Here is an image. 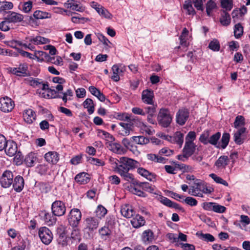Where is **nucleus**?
I'll return each mask as SVG.
<instances>
[{
  "instance_id": "nucleus-1",
  "label": "nucleus",
  "mask_w": 250,
  "mask_h": 250,
  "mask_svg": "<svg viewBox=\"0 0 250 250\" xmlns=\"http://www.w3.org/2000/svg\"><path fill=\"white\" fill-rule=\"evenodd\" d=\"M119 165L115 170L120 175L123 179L128 182L134 180L132 174L129 173L130 170L140 166L139 162L126 157H122L119 160Z\"/></svg>"
},
{
  "instance_id": "nucleus-2",
  "label": "nucleus",
  "mask_w": 250,
  "mask_h": 250,
  "mask_svg": "<svg viewBox=\"0 0 250 250\" xmlns=\"http://www.w3.org/2000/svg\"><path fill=\"white\" fill-rule=\"evenodd\" d=\"M172 116L167 108H161L158 113L157 120L159 124L164 127H168L171 123Z\"/></svg>"
},
{
  "instance_id": "nucleus-3",
  "label": "nucleus",
  "mask_w": 250,
  "mask_h": 250,
  "mask_svg": "<svg viewBox=\"0 0 250 250\" xmlns=\"http://www.w3.org/2000/svg\"><path fill=\"white\" fill-rule=\"evenodd\" d=\"M82 218L81 211L78 208L72 209L69 213L68 220L71 226L74 228L77 227Z\"/></svg>"
},
{
  "instance_id": "nucleus-4",
  "label": "nucleus",
  "mask_w": 250,
  "mask_h": 250,
  "mask_svg": "<svg viewBox=\"0 0 250 250\" xmlns=\"http://www.w3.org/2000/svg\"><path fill=\"white\" fill-rule=\"evenodd\" d=\"M38 234L42 242L45 245H49L53 239V234L51 230L46 227L41 228Z\"/></svg>"
},
{
  "instance_id": "nucleus-5",
  "label": "nucleus",
  "mask_w": 250,
  "mask_h": 250,
  "mask_svg": "<svg viewBox=\"0 0 250 250\" xmlns=\"http://www.w3.org/2000/svg\"><path fill=\"white\" fill-rule=\"evenodd\" d=\"M51 211L54 215L62 216L66 211V207L63 202L60 200H56L53 202L51 205Z\"/></svg>"
},
{
  "instance_id": "nucleus-6",
  "label": "nucleus",
  "mask_w": 250,
  "mask_h": 250,
  "mask_svg": "<svg viewBox=\"0 0 250 250\" xmlns=\"http://www.w3.org/2000/svg\"><path fill=\"white\" fill-rule=\"evenodd\" d=\"M13 174L10 170H5L0 178V184L3 188H8L13 182Z\"/></svg>"
},
{
  "instance_id": "nucleus-7",
  "label": "nucleus",
  "mask_w": 250,
  "mask_h": 250,
  "mask_svg": "<svg viewBox=\"0 0 250 250\" xmlns=\"http://www.w3.org/2000/svg\"><path fill=\"white\" fill-rule=\"evenodd\" d=\"M15 104L13 101L7 97L0 99V110L4 112H11L14 108Z\"/></svg>"
},
{
  "instance_id": "nucleus-8",
  "label": "nucleus",
  "mask_w": 250,
  "mask_h": 250,
  "mask_svg": "<svg viewBox=\"0 0 250 250\" xmlns=\"http://www.w3.org/2000/svg\"><path fill=\"white\" fill-rule=\"evenodd\" d=\"M189 114V111L188 109L182 108L179 109L176 113V123L180 125H185L188 118Z\"/></svg>"
},
{
  "instance_id": "nucleus-9",
  "label": "nucleus",
  "mask_w": 250,
  "mask_h": 250,
  "mask_svg": "<svg viewBox=\"0 0 250 250\" xmlns=\"http://www.w3.org/2000/svg\"><path fill=\"white\" fill-rule=\"evenodd\" d=\"M99 224L98 219L94 217H89L84 221V229L92 231L97 229Z\"/></svg>"
},
{
  "instance_id": "nucleus-10",
  "label": "nucleus",
  "mask_w": 250,
  "mask_h": 250,
  "mask_svg": "<svg viewBox=\"0 0 250 250\" xmlns=\"http://www.w3.org/2000/svg\"><path fill=\"white\" fill-rule=\"evenodd\" d=\"M10 71L13 74L20 77L27 76L29 75L28 66L26 63L20 64L18 67L11 68Z\"/></svg>"
},
{
  "instance_id": "nucleus-11",
  "label": "nucleus",
  "mask_w": 250,
  "mask_h": 250,
  "mask_svg": "<svg viewBox=\"0 0 250 250\" xmlns=\"http://www.w3.org/2000/svg\"><path fill=\"white\" fill-rule=\"evenodd\" d=\"M17 144L13 141H8L4 149L7 155L13 156L17 152Z\"/></svg>"
},
{
  "instance_id": "nucleus-12",
  "label": "nucleus",
  "mask_w": 250,
  "mask_h": 250,
  "mask_svg": "<svg viewBox=\"0 0 250 250\" xmlns=\"http://www.w3.org/2000/svg\"><path fill=\"white\" fill-rule=\"evenodd\" d=\"M23 16L20 13L13 11H9L7 16L4 18L10 21V23L20 22L23 21Z\"/></svg>"
},
{
  "instance_id": "nucleus-13",
  "label": "nucleus",
  "mask_w": 250,
  "mask_h": 250,
  "mask_svg": "<svg viewBox=\"0 0 250 250\" xmlns=\"http://www.w3.org/2000/svg\"><path fill=\"white\" fill-rule=\"evenodd\" d=\"M112 70L113 75L111 79L115 82H118L120 80L119 74L125 70V66H122V64H114L112 67Z\"/></svg>"
},
{
  "instance_id": "nucleus-14",
  "label": "nucleus",
  "mask_w": 250,
  "mask_h": 250,
  "mask_svg": "<svg viewBox=\"0 0 250 250\" xmlns=\"http://www.w3.org/2000/svg\"><path fill=\"white\" fill-rule=\"evenodd\" d=\"M12 184L14 190L17 192H20L24 188V181L22 176L18 175L13 179Z\"/></svg>"
},
{
  "instance_id": "nucleus-15",
  "label": "nucleus",
  "mask_w": 250,
  "mask_h": 250,
  "mask_svg": "<svg viewBox=\"0 0 250 250\" xmlns=\"http://www.w3.org/2000/svg\"><path fill=\"white\" fill-rule=\"evenodd\" d=\"M196 187H191L189 189V193L193 196L202 197V189L203 182L200 181L199 180L196 179L195 182Z\"/></svg>"
},
{
  "instance_id": "nucleus-16",
  "label": "nucleus",
  "mask_w": 250,
  "mask_h": 250,
  "mask_svg": "<svg viewBox=\"0 0 250 250\" xmlns=\"http://www.w3.org/2000/svg\"><path fill=\"white\" fill-rule=\"evenodd\" d=\"M246 128L241 127L236 132L234 133V141L237 145H241L244 143L245 138Z\"/></svg>"
},
{
  "instance_id": "nucleus-17",
  "label": "nucleus",
  "mask_w": 250,
  "mask_h": 250,
  "mask_svg": "<svg viewBox=\"0 0 250 250\" xmlns=\"http://www.w3.org/2000/svg\"><path fill=\"white\" fill-rule=\"evenodd\" d=\"M154 93L152 90L149 89L145 90L142 94L143 102L148 104H153Z\"/></svg>"
},
{
  "instance_id": "nucleus-18",
  "label": "nucleus",
  "mask_w": 250,
  "mask_h": 250,
  "mask_svg": "<svg viewBox=\"0 0 250 250\" xmlns=\"http://www.w3.org/2000/svg\"><path fill=\"white\" fill-rule=\"evenodd\" d=\"M23 117L26 123L31 124L36 120V114L32 109L28 108L24 110Z\"/></svg>"
},
{
  "instance_id": "nucleus-19",
  "label": "nucleus",
  "mask_w": 250,
  "mask_h": 250,
  "mask_svg": "<svg viewBox=\"0 0 250 250\" xmlns=\"http://www.w3.org/2000/svg\"><path fill=\"white\" fill-rule=\"evenodd\" d=\"M152 105V106H146L144 109H145L146 114H147V121L151 124H154L155 122L153 118L156 112V105H154L153 104Z\"/></svg>"
},
{
  "instance_id": "nucleus-20",
  "label": "nucleus",
  "mask_w": 250,
  "mask_h": 250,
  "mask_svg": "<svg viewBox=\"0 0 250 250\" xmlns=\"http://www.w3.org/2000/svg\"><path fill=\"white\" fill-rule=\"evenodd\" d=\"M121 213L125 217L130 218L134 216L135 212L131 206L126 204L121 207Z\"/></svg>"
},
{
  "instance_id": "nucleus-21",
  "label": "nucleus",
  "mask_w": 250,
  "mask_h": 250,
  "mask_svg": "<svg viewBox=\"0 0 250 250\" xmlns=\"http://www.w3.org/2000/svg\"><path fill=\"white\" fill-rule=\"evenodd\" d=\"M137 168L138 173L142 176L150 181H154L156 180V175L154 173L150 172L143 167H138Z\"/></svg>"
},
{
  "instance_id": "nucleus-22",
  "label": "nucleus",
  "mask_w": 250,
  "mask_h": 250,
  "mask_svg": "<svg viewBox=\"0 0 250 250\" xmlns=\"http://www.w3.org/2000/svg\"><path fill=\"white\" fill-rule=\"evenodd\" d=\"M44 159L49 163L55 165L59 160V154L56 151H49L44 155Z\"/></svg>"
},
{
  "instance_id": "nucleus-23",
  "label": "nucleus",
  "mask_w": 250,
  "mask_h": 250,
  "mask_svg": "<svg viewBox=\"0 0 250 250\" xmlns=\"http://www.w3.org/2000/svg\"><path fill=\"white\" fill-rule=\"evenodd\" d=\"M196 146L193 142H186L183 152L186 155L191 156L195 152Z\"/></svg>"
},
{
  "instance_id": "nucleus-24",
  "label": "nucleus",
  "mask_w": 250,
  "mask_h": 250,
  "mask_svg": "<svg viewBox=\"0 0 250 250\" xmlns=\"http://www.w3.org/2000/svg\"><path fill=\"white\" fill-rule=\"evenodd\" d=\"M133 218L131 220V223L132 226L135 228H139L145 225L146 221L143 217L137 214L132 217Z\"/></svg>"
},
{
  "instance_id": "nucleus-25",
  "label": "nucleus",
  "mask_w": 250,
  "mask_h": 250,
  "mask_svg": "<svg viewBox=\"0 0 250 250\" xmlns=\"http://www.w3.org/2000/svg\"><path fill=\"white\" fill-rule=\"evenodd\" d=\"M26 40H28L30 42L35 45L43 44L49 43L50 41L48 39L42 37L40 36H37L35 38H26Z\"/></svg>"
},
{
  "instance_id": "nucleus-26",
  "label": "nucleus",
  "mask_w": 250,
  "mask_h": 250,
  "mask_svg": "<svg viewBox=\"0 0 250 250\" xmlns=\"http://www.w3.org/2000/svg\"><path fill=\"white\" fill-rule=\"evenodd\" d=\"M42 214H43L42 218L44 222L48 225H53L57 221V218L56 216L54 215L53 214L47 212L45 211H42Z\"/></svg>"
},
{
  "instance_id": "nucleus-27",
  "label": "nucleus",
  "mask_w": 250,
  "mask_h": 250,
  "mask_svg": "<svg viewBox=\"0 0 250 250\" xmlns=\"http://www.w3.org/2000/svg\"><path fill=\"white\" fill-rule=\"evenodd\" d=\"M107 147L109 150L117 154H124L125 152V149L121 145L117 143L109 142Z\"/></svg>"
},
{
  "instance_id": "nucleus-28",
  "label": "nucleus",
  "mask_w": 250,
  "mask_h": 250,
  "mask_svg": "<svg viewBox=\"0 0 250 250\" xmlns=\"http://www.w3.org/2000/svg\"><path fill=\"white\" fill-rule=\"evenodd\" d=\"M229 163V157L227 156L223 155L219 157L215 163V166L218 168H225Z\"/></svg>"
},
{
  "instance_id": "nucleus-29",
  "label": "nucleus",
  "mask_w": 250,
  "mask_h": 250,
  "mask_svg": "<svg viewBox=\"0 0 250 250\" xmlns=\"http://www.w3.org/2000/svg\"><path fill=\"white\" fill-rule=\"evenodd\" d=\"M75 181L80 184H85L89 181L88 175L85 172H82L77 175L75 177Z\"/></svg>"
},
{
  "instance_id": "nucleus-30",
  "label": "nucleus",
  "mask_w": 250,
  "mask_h": 250,
  "mask_svg": "<svg viewBox=\"0 0 250 250\" xmlns=\"http://www.w3.org/2000/svg\"><path fill=\"white\" fill-rule=\"evenodd\" d=\"M142 239L145 243L152 242L154 240L153 232L150 229L144 231L143 233Z\"/></svg>"
},
{
  "instance_id": "nucleus-31",
  "label": "nucleus",
  "mask_w": 250,
  "mask_h": 250,
  "mask_svg": "<svg viewBox=\"0 0 250 250\" xmlns=\"http://www.w3.org/2000/svg\"><path fill=\"white\" fill-rule=\"evenodd\" d=\"M35 187L37 188L40 192L47 193L51 190V186L47 183L40 182L37 184Z\"/></svg>"
},
{
  "instance_id": "nucleus-32",
  "label": "nucleus",
  "mask_w": 250,
  "mask_h": 250,
  "mask_svg": "<svg viewBox=\"0 0 250 250\" xmlns=\"http://www.w3.org/2000/svg\"><path fill=\"white\" fill-rule=\"evenodd\" d=\"M83 107L87 109L89 114H92L94 111V104L93 101L90 98H87L83 103Z\"/></svg>"
},
{
  "instance_id": "nucleus-33",
  "label": "nucleus",
  "mask_w": 250,
  "mask_h": 250,
  "mask_svg": "<svg viewBox=\"0 0 250 250\" xmlns=\"http://www.w3.org/2000/svg\"><path fill=\"white\" fill-rule=\"evenodd\" d=\"M33 17L36 19H48L51 17V14L41 10H36L33 13Z\"/></svg>"
},
{
  "instance_id": "nucleus-34",
  "label": "nucleus",
  "mask_w": 250,
  "mask_h": 250,
  "mask_svg": "<svg viewBox=\"0 0 250 250\" xmlns=\"http://www.w3.org/2000/svg\"><path fill=\"white\" fill-rule=\"evenodd\" d=\"M37 158L33 153H29L25 159V163L28 167H32L34 166Z\"/></svg>"
},
{
  "instance_id": "nucleus-35",
  "label": "nucleus",
  "mask_w": 250,
  "mask_h": 250,
  "mask_svg": "<svg viewBox=\"0 0 250 250\" xmlns=\"http://www.w3.org/2000/svg\"><path fill=\"white\" fill-rule=\"evenodd\" d=\"M131 140L139 145H146L149 142V139L143 136H133Z\"/></svg>"
},
{
  "instance_id": "nucleus-36",
  "label": "nucleus",
  "mask_w": 250,
  "mask_h": 250,
  "mask_svg": "<svg viewBox=\"0 0 250 250\" xmlns=\"http://www.w3.org/2000/svg\"><path fill=\"white\" fill-rule=\"evenodd\" d=\"M99 232L101 238L104 240L108 238L111 234V231L109 229L108 227L105 226L100 229Z\"/></svg>"
},
{
  "instance_id": "nucleus-37",
  "label": "nucleus",
  "mask_w": 250,
  "mask_h": 250,
  "mask_svg": "<svg viewBox=\"0 0 250 250\" xmlns=\"http://www.w3.org/2000/svg\"><path fill=\"white\" fill-rule=\"evenodd\" d=\"M220 21L223 25H228L230 23V15L226 11L223 10Z\"/></svg>"
},
{
  "instance_id": "nucleus-38",
  "label": "nucleus",
  "mask_w": 250,
  "mask_h": 250,
  "mask_svg": "<svg viewBox=\"0 0 250 250\" xmlns=\"http://www.w3.org/2000/svg\"><path fill=\"white\" fill-rule=\"evenodd\" d=\"M175 144L181 147L184 142V134L180 131L176 132L173 135Z\"/></svg>"
},
{
  "instance_id": "nucleus-39",
  "label": "nucleus",
  "mask_w": 250,
  "mask_h": 250,
  "mask_svg": "<svg viewBox=\"0 0 250 250\" xmlns=\"http://www.w3.org/2000/svg\"><path fill=\"white\" fill-rule=\"evenodd\" d=\"M188 30L186 28H184L179 38L180 40V44L181 45L186 47L188 45V43L187 42V38L188 36Z\"/></svg>"
},
{
  "instance_id": "nucleus-40",
  "label": "nucleus",
  "mask_w": 250,
  "mask_h": 250,
  "mask_svg": "<svg viewBox=\"0 0 250 250\" xmlns=\"http://www.w3.org/2000/svg\"><path fill=\"white\" fill-rule=\"evenodd\" d=\"M45 61L57 65H62L63 64L62 59L60 56L51 57L48 55V57L47 58Z\"/></svg>"
},
{
  "instance_id": "nucleus-41",
  "label": "nucleus",
  "mask_w": 250,
  "mask_h": 250,
  "mask_svg": "<svg viewBox=\"0 0 250 250\" xmlns=\"http://www.w3.org/2000/svg\"><path fill=\"white\" fill-rule=\"evenodd\" d=\"M69 237H67L64 232H62L60 234L57 241L58 244L62 245V247L67 245Z\"/></svg>"
},
{
  "instance_id": "nucleus-42",
  "label": "nucleus",
  "mask_w": 250,
  "mask_h": 250,
  "mask_svg": "<svg viewBox=\"0 0 250 250\" xmlns=\"http://www.w3.org/2000/svg\"><path fill=\"white\" fill-rule=\"evenodd\" d=\"M95 213L97 217L101 219L107 213V209L103 206L99 205L96 210Z\"/></svg>"
},
{
  "instance_id": "nucleus-43",
  "label": "nucleus",
  "mask_w": 250,
  "mask_h": 250,
  "mask_svg": "<svg viewBox=\"0 0 250 250\" xmlns=\"http://www.w3.org/2000/svg\"><path fill=\"white\" fill-rule=\"evenodd\" d=\"M34 56L37 58L38 62H42L46 60L48 57V54L42 51H35Z\"/></svg>"
},
{
  "instance_id": "nucleus-44",
  "label": "nucleus",
  "mask_w": 250,
  "mask_h": 250,
  "mask_svg": "<svg viewBox=\"0 0 250 250\" xmlns=\"http://www.w3.org/2000/svg\"><path fill=\"white\" fill-rule=\"evenodd\" d=\"M243 33V27L240 23L236 24L234 26V34L236 38L238 39L241 37Z\"/></svg>"
},
{
  "instance_id": "nucleus-45",
  "label": "nucleus",
  "mask_w": 250,
  "mask_h": 250,
  "mask_svg": "<svg viewBox=\"0 0 250 250\" xmlns=\"http://www.w3.org/2000/svg\"><path fill=\"white\" fill-rule=\"evenodd\" d=\"M230 138V135L229 133H224L223 134L222 138H221V147L222 148H225L228 146Z\"/></svg>"
},
{
  "instance_id": "nucleus-46",
  "label": "nucleus",
  "mask_w": 250,
  "mask_h": 250,
  "mask_svg": "<svg viewBox=\"0 0 250 250\" xmlns=\"http://www.w3.org/2000/svg\"><path fill=\"white\" fill-rule=\"evenodd\" d=\"M221 4L223 8L226 11H230L232 8V0H221Z\"/></svg>"
},
{
  "instance_id": "nucleus-47",
  "label": "nucleus",
  "mask_w": 250,
  "mask_h": 250,
  "mask_svg": "<svg viewBox=\"0 0 250 250\" xmlns=\"http://www.w3.org/2000/svg\"><path fill=\"white\" fill-rule=\"evenodd\" d=\"M146 157L149 160L158 163H163L165 160L164 157H159L158 156L152 153L147 154Z\"/></svg>"
},
{
  "instance_id": "nucleus-48",
  "label": "nucleus",
  "mask_w": 250,
  "mask_h": 250,
  "mask_svg": "<svg viewBox=\"0 0 250 250\" xmlns=\"http://www.w3.org/2000/svg\"><path fill=\"white\" fill-rule=\"evenodd\" d=\"M138 185L140 188L146 191L151 193L154 190L153 188L147 182H140Z\"/></svg>"
},
{
  "instance_id": "nucleus-49",
  "label": "nucleus",
  "mask_w": 250,
  "mask_h": 250,
  "mask_svg": "<svg viewBox=\"0 0 250 250\" xmlns=\"http://www.w3.org/2000/svg\"><path fill=\"white\" fill-rule=\"evenodd\" d=\"M98 13L102 17L106 19H110L112 17V14L103 6L101 8H100V9L98 11Z\"/></svg>"
},
{
  "instance_id": "nucleus-50",
  "label": "nucleus",
  "mask_w": 250,
  "mask_h": 250,
  "mask_svg": "<svg viewBox=\"0 0 250 250\" xmlns=\"http://www.w3.org/2000/svg\"><path fill=\"white\" fill-rule=\"evenodd\" d=\"M209 176L212 179H213L216 183L222 184L225 186H228V183L225 180L218 176L216 174L214 173H211L210 174Z\"/></svg>"
},
{
  "instance_id": "nucleus-51",
  "label": "nucleus",
  "mask_w": 250,
  "mask_h": 250,
  "mask_svg": "<svg viewBox=\"0 0 250 250\" xmlns=\"http://www.w3.org/2000/svg\"><path fill=\"white\" fill-rule=\"evenodd\" d=\"M216 7L215 2L211 0H209L206 4V12L208 16H210L211 11Z\"/></svg>"
},
{
  "instance_id": "nucleus-52",
  "label": "nucleus",
  "mask_w": 250,
  "mask_h": 250,
  "mask_svg": "<svg viewBox=\"0 0 250 250\" xmlns=\"http://www.w3.org/2000/svg\"><path fill=\"white\" fill-rule=\"evenodd\" d=\"M220 137L221 133L220 132H217L215 133L209 137L208 143L212 145H217L218 141L220 139Z\"/></svg>"
},
{
  "instance_id": "nucleus-53",
  "label": "nucleus",
  "mask_w": 250,
  "mask_h": 250,
  "mask_svg": "<svg viewBox=\"0 0 250 250\" xmlns=\"http://www.w3.org/2000/svg\"><path fill=\"white\" fill-rule=\"evenodd\" d=\"M183 8L187 11V13L188 15L193 16L195 14V11L190 2H186L183 5Z\"/></svg>"
},
{
  "instance_id": "nucleus-54",
  "label": "nucleus",
  "mask_w": 250,
  "mask_h": 250,
  "mask_svg": "<svg viewBox=\"0 0 250 250\" xmlns=\"http://www.w3.org/2000/svg\"><path fill=\"white\" fill-rule=\"evenodd\" d=\"M209 136V132L205 131L200 135L199 141L204 145H207L208 143Z\"/></svg>"
},
{
  "instance_id": "nucleus-55",
  "label": "nucleus",
  "mask_w": 250,
  "mask_h": 250,
  "mask_svg": "<svg viewBox=\"0 0 250 250\" xmlns=\"http://www.w3.org/2000/svg\"><path fill=\"white\" fill-rule=\"evenodd\" d=\"M220 47L219 42L217 40H213L211 41L208 45V48L214 51H219Z\"/></svg>"
},
{
  "instance_id": "nucleus-56",
  "label": "nucleus",
  "mask_w": 250,
  "mask_h": 250,
  "mask_svg": "<svg viewBox=\"0 0 250 250\" xmlns=\"http://www.w3.org/2000/svg\"><path fill=\"white\" fill-rule=\"evenodd\" d=\"M33 6V2L29 0L27 2H24L22 5V11L25 13H29L32 9Z\"/></svg>"
},
{
  "instance_id": "nucleus-57",
  "label": "nucleus",
  "mask_w": 250,
  "mask_h": 250,
  "mask_svg": "<svg viewBox=\"0 0 250 250\" xmlns=\"http://www.w3.org/2000/svg\"><path fill=\"white\" fill-rule=\"evenodd\" d=\"M10 21L6 19L0 23V29L4 32L8 31L10 30Z\"/></svg>"
},
{
  "instance_id": "nucleus-58",
  "label": "nucleus",
  "mask_w": 250,
  "mask_h": 250,
  "mask_svg": "<svg viewBox=\"0 0 250 250\" xmlns=\"http://www.w3.org/2000/svg\"><path fill=\"white\" fill-rule=\"evenodd\" d=\"M88 161L90 164L98 166H104L105 164L104 162L102 160L95 158L89 157L88 159Z\"/></svg>"
},
{
  "instance_id": "nucleus-59",
  "label": "nucleus",
  "mask_w": 250,
  "mask_h": 250,
  "mask_svg": "<svg viewBox=\"0 0 250 250\" xmlns=\"http://www.w3.org/2000/svg\"><path fill=\"white\" fill-rule=\"evenodd\" d=\"M212 209V211L215 212L222 213L226 211V208L223 206L220 205L217 203H214Z\"/></svg>"
},
{
  "instance_id": "nucleus-60",
  "label": "nucleus",
  "mask_w": 250,
  "mask_h": 250,
  "mask_svg": "<svg viewBox=\"0 0 250 250\" xmlns=\"http://www.w3.org/2000/svg\"><path fill=\"white\" fill-rule=\"evenodd\" d=\"M244 118L242 116H238L236 117L234 122V126L237 128L239 126L244 125L245 124Z\"/></svg>"
},
{
  "instance_id": "nucleus-61",
  "label": "nucleus",
  "mask_w": 250,
  "mask_h": 250,
  "mask_svg": "<svg viewBox=\"0 0 250 250\" xmlns=\"http://www.w3.org/2000/svg\"><path fill=\"white\" fill-rule=\"evenodd\" d=\"M0 8L2 11L10 10L12 9L13 7V4L11 2L0 1Z\"/></svg>"
},
{
  "instance_id": "nucleus-62",
  "label": "nucleus",
  "mask_w": 250,
  "mask_h": 250,
  "mask_svg": "<svg viewBox=\"0 0 250 250\" xmlns=\"http://www.w3.org/2000/svg\"><path fill=\"white\" fill-rule=\"evenodd\" d=\"M182 202H184L187 205L192 207L196 206L198 203L197 201L195 198L190 196L186 198Z\"/></svg>"
},
{
  "instance_id": "nucleus-63",
  "label": "nucleus",
  "mask_w": 250,
  "mask_h": 250,
  "mask_svg": "<svg viewBox=\"0 0 250 250\" xmlns=\"http://www.w3.org/2000/svg\"><path fill=\"white\" fill-rule=\"evenodd\" d=\"M48 168L47 165L45 164L40 165L36 168L38 172L41 175L45 174L47 172Z\"/></svg>"
},
{
  "instance_id": "nucleus-64",
  "label": "nucleus",
  "mask_w": 250,
  "mask_h": 250,
  "mask_svg": "<svg viewBox=\"0 0 250 250\" xmlns=\"http://www.w3.org/2000/svg\"><path fill=\"white\" fill-rule=\"evenodd\" d=\"M200 238L207 242H213L215 240L213 236L209 233H201Z\"/></svg>"
}]
</instances>
